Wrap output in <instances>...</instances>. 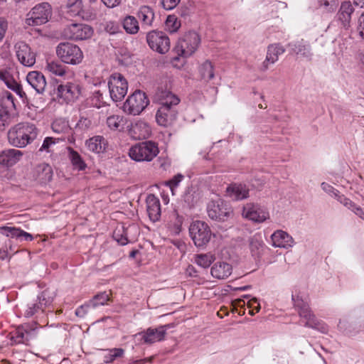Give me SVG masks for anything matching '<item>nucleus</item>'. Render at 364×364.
Here are the masks:
<instances>
[{
	"label": "nucleus",
	"mask_w": 364,
	"mask_h": 364,
	"mask_svg": "<svg viewBox=\"0 0 364 364\" xmlns=\"http://www.w3.org/2000/svg\"><path fill=\"white\" fill-rule=\"evenodd\" d=\"M92 127V120L86 117L81 116L76 126V130L86 131Z\"/></svg>",
	"instance_id": "obj_52"
},
{
	"label": "nucleus",
	"mask_w": 364,
	"mask_h": 364,
	"mask_svg": "<svg viewBox=\"0 0 364 364\" xmlns=\"http://www.w3.org/2000/svg\"><path fill=\"white\" fill-rule=\"evenodd\" d=\"M353 11L354 9L350 1H344L341 4L338 16V20L345 29H348L350 27L351 14Z\"/></svg>",
	"instance_id": "obj_25"
},
{
	"label": "nucleus",
	"mask_w": 364,
	"mask_h": 364,
	"mask_svg": "<svg viewBox=\"0 0 364 364\" xmlns=\"http://www.w3.org/2000/svg\"><path fill=\"white\" fill-rule=\"evenodd\" d=\"M56 53L62 62L70 65L79 64L83 58L81 49L77 45L68 42L58 44Z\"/></svg>",
	"instance_id": "obj_6"
},
{
	"label": "nucleus",
	"mask_w": 364,
	"mask_h": 364,
	"mask_svg": "<svg viewBox=\"0 0 364 364\" xmlns=\"http://www.w3.org/2000/svg\"><path fill=\"white\" fill-rule=\"evenodd\" d=\"M0 80L3 81L8 88L14 91L21 98L26 97V95L23 90L21 85L14 80L8 70H0Z\"/></svg>",
	"instance_id": "obj_20"
},
{
	"label": "nucleus",
	"mask_w": 364,
	"mask_h": 364,
	"mask_svg": "<svg viewBox=\"0 0 364 364\" xmlns=\"http://www.w3.org/2000/svg\"><path fill=\"white\" fill-rule=\"evenodd\" d=\"M321 6H323L328 11H333L338 6V0H320Z\"/></svg>",
	"instance_id": "obj_55"
},
{
	"label": "nucleus",
	"mask_w": 364,
	"mask_h": 364,
	"mask_svg": "<svg viewBox=\"0 0 364 364\" xmlns=\"http://www.w3.org/2000/svg\"><path fill=\"white\" fill-rule=\"evenodd\" d=\"M7 28H8L7 21L3 18H0V41L4 37L6 31L7 30Z\"/></svg>",
	"instance_id": "obj_61"
},
{
	"label": "nucleus",
	"mask_w": 364,
	"mask_h": 364,
	"mask_svg": "<svg viewBox=\"0 0 364 364\" xmlns=\"http://www.w3.org/2000/svg\"><path fill=\"white\" fill-rule=\"evenodd\" d=\"M81 92L79 85L67 82L65 85H60L58 87V96L63 98L67 102L77 99Z\"/></svg>",
	"instance_id": "obj_17"
},
{
	"label": "nucleus",
	"mask_w": 364,
	"mask_h": 364,
	"mask_svg": "<svg viewBox=\"0 0 364 364\" xmlns=\"http://www.w3.org/2000/svg\"><path fill=\"white\" fill-rule=\"evenodd\" d=\"M53 176L52 167L48 164H38L35 169V178L41 184H47L49 183Z\"/></svg>",
	"instance_id": "obj_22"
},
{
	"label": "nucleus",
	"mask_w": 364,
	"mask_h": 364,
	"mask_svg": "<svg viewBox=\"0 0 364 364\" xmlns=\"http://www.w3.org/2000/svg\"><path fill=\"white\" fill-rule=\"evenodd\" d=\"M183 200L190 208L195 205L198 201V197L196 195L195 191H193V188H188L186 191L183 195Z\"/></svg>",
	"instance_id": "obj_49"
},
{
	"label": "nucleus",
	"mask_w": 364,
	"mask_h": 364,
	"mask_svg": "<svg viewBox=\"0 0 364 364\" xmlns=\"http://www.w3.org/2000/svg\"><path fill=\"white\" fill-rule=\"evenodd\" d=\"M146 210L151 220L155 222L161 216V204L159 199L153 194H149L146 200Z\"/></svg>",
	"instance_id": "obj_21"
},
{
	"label": "nucleus",
	"mask_w": 364,
	"mask_h": 364,
	"mask_svg": "<svg viewBox=\"0 0 364 364\" xmlns=\"http://www.w3.org/2000/svg\"><path fill=\"white\" fill-rule=\"evenodd\" d=\"M63 138L46 137L42 146H41L40 151H46L48 153H53L57 150V144L60 141H63Z\"/></svg>",
	"instance_id": "obj_33"
},
{
	"label": "nucleus",
	"mask_w": 364,
	"mask_h": 364,
	"mask_svg": "<svg viewBox=\"0 0 364 364\" xmlns=\"http://www.w3.org/2000/svg\"><path fill=\"white\" fill-rule=\"evenodd\" d=\"M52 15V9L48 3H41L34 6L28 14L26 23L28 26H39L48 21Z\"/></svg>",
	"instance_id": "obj_10"
},
{
	"label": "nucleus",
	"mask_w": 364,
	"mask_h": 364,
	"mask_svg": "<svg viewBox=\"0 0 364 364\" xmlns=\"http://www.w3.org/2000/svg\"><path fill=\"white\" fill-rule=\"evenodd\" d=\"M284 52V48L279 43L269 45L267 47V60L273 64L278 60L279 56Z\"/></svg>",
	"instance_id": "obj_31"
},
{
	"label": "nucleus",
	"mask_w": 364,
	"mask_h": 364,
	"mask_svg": "<svg viewBox=\"0 0 364 364\" xmlns=\"http://www.w3.org/2000/svg\"><path fill=\"white\" fill-rule=\"evenodd\" d=\"M250 249L253 254L259 253L260 248H262L263 243L257 240L252 239L250 242Z\"/></svg>",
	"instance_id": "obj_60"
},
{
	"label": "nucleus",
	"mask_w": 364,
	"mask_h": 364,
	"mask_svg": "<svg viewBox=\"0 0 364 364\" xmlns=\"http://www.w3.org/2000/svg\"><path fill=\"white\" fill-rule=\"evenodd\" d=\"M129 228L124 226L117 227L113 232V238L121 245H125L129 242L128 238Z\"/></svg>",
	"instance_id": "obj_36"
},
{
	"label": "nucleus",
	"mask_w": 364,
	"mask_h": 364,
	"mask_svg": "<svg viewBox=\"0 0 364 364\" xmlns=\"http://www.w3.org/2000/svg\"><path fill=\"white\" fill-rule=\"evenodd\" d=\"M11 112L12 110L0 105V129L10 124Z\"/></svg>",
	"instance_id": "obj_48"
},
{
	"label": "nucleus",
	"mask_w": 364,
	"mask_h": 364,
	"mask_svg": "<svg viewBox=\"0 0 364 364\" xmlns=\"http://www.w3.org/2000/svg\"><path fill=\"white\" fill-rule=\"evenodd\" d=\"M291 300L304 326L316 329L322 333L327 332V326L316 318L307 301L303 299L300 296H294V294L291 295Z\"/></svg>",
	"instance_id": "obj_3"
},
{
	"label": "nucleus",
	"mask_w": 364,
	"mask_h": 364,
	"mask_svg": "<svg viewBox=\"0 0 364 364\" xmlns=\"http://www.w3.org/2000/svg\"><path fill=\"white\" fill-rule=\"evenodd\" d=\"M171 217L174 221L169 225V230L173 235H178L181 231L183 218L182 216H180L176 210L173 212Z\"/></svg>",
	"instance_id": "obj_41"
},
{
	"label": "nucleus",
	"mask_w": 364,
	"mask_h": 364,
	"mask_svg": "<svg viewBox=\"0 0 364 364\" xmlns=\"http://www.w3.org/2000/svg\"><path fill=\"white\" fill-rule=\"evenodd\" d=\"M136 16L142 26H151L155 15L152 8L149 6H141L137 11Z\"/></svg>",
	"instance_id": "obj_29"
},
{
	"label": "nucleus",
	"mask_w": 364,
	"mask_h": 364,
	"mask_svg": "<svg viewBox=\"0 0 364 364\" xmlns=\"http://www.w3.org/2000/svg\"><path fill=\"white\" fill-rule=\"evenodd\" d=\"M28 332H24L23 329L18 328L13 333L11 337L12 341L11 344L14 343H26L28 341Z\"/></svg>",
	"instance_id": "obj_45"
},
{
	"label": "nucleus",
	"mask_w": 364,
	"mask_h": 364,
	"mask_svg": "<svg viewBox=\"0 0 364 364\" xmlns=\"http://www.w3.org/2000/svg\"><path fill=\"white\" fill-rule=\"evenodd\" d=\"M0 105L3 106L11 110L14 109L15 104L14 99L12 94L9 92H6L4 96L1 99Z\"/></svg>",
	"instance_id": "obj_50"
},
{
	"label": "nucleus",
	"mask_w": 364,
	"mask_h": 364,
	"mask_svg": "<svg viewBox=\"0 0 364 364\" xmlns=\"http://www.w3.org/2000/svg\"><path fill=\"white\" fill-rule=\"evenodd\" d=\"M52 129L56 133H67L71 129L68 121L64 119H57L52 123Z\"/></svg>",
	"instance_id": "obj_42"
},
{
	"label": "nucleus",
	"mask_w": 364,
	"mask_h": 364,
	"mask_svg": "<svg viewBox=\"0 0 364 364\" xmlns=\"http://www.w3.org/2000/svg\"><path fill=\"white\" fill-rule=\"evenodd\" d=\"M88 102L92 107L97 108H100L107 105V102L105 100L103 94L100 90L95 91L88 99Z\"/></svg>",
	"instance_id": "obj_39"
},
{
	"label": "nucleus",
	"mask_w": 364,
	"mask_h": 364,
	"mask_svg": "<svg viewBox=\"0 0 364 364\" xmlns=\"http://www.w3.org/2000/svg\"><path fill=\"white\" fill-rule=\"evenodd\" d=\"M46 68L50 73L55 75L63 76L65 73V67L58 62L48 63Z\"/></svg>",
	"instance_id": "obj_47"
},
{
	"label": "nucleus",
	"mask_w": 364,
	"mask_h": 364,
	"mask_svg": "<svg viewBox=\"0 0 364 364\" xmlns=\"http://www.w3.org/2000/svg\"><path fill=\"white\" fill-rule=\"evenodd\" d=\"M289 46L291 47L292 51L297 55L311 60L312 57V53L311 51V47L309 44L305 42L303 39L301 41H296L292 43H289Z\"/></svg>",
	"instance_id": "obj_28"
},
{
	"label": "nucleus",
	"mask_w": 364,
	"mask_h": 364,
	"mask_svg": "<svg viewBox=\"0 0 364 364\" xmlns=\"http://www.w3.org/2000/svg\"><path fill=\"white\" fill-rule=\"evenodd\" d=\"M40 311H44V309H43L41 304L39 303H32L28 304L26 309L24 310L23 316L26 318H30Z\"/></svg>",
	"instance_id": "obj_51"
},
{
	"label": "nucleus",
	"mask_w": 364,
	"mask_h": 364,
	"mask_svg": "<svg viewBox=\"0 0 364 364\" xmlns=\"http://www.w3.org/2000/svg\"><path fill=\"white\" fill-rule=\"evenodd\" d=\"M124 124V117L120 115H112L107 119V124L112 130H119Z\"/></svg>",
	"instance_id": "obj_43"
},
{
	"label": "nucleus",
	"mask_w": 364,
	"mask_h": 364,
	"mask_svg": "<svg viewBox=\"0 0 364 364\" xmlns=\"http://www.w3.org/2000/svg\"><path fill=\"white\" fill-rule=\"evenodd\" d=\"M129 134L134 139H144L151 135V129L147 122L139 120L131 124Z\"/></svg>",
	"instance_id": "obj_18"
},
{
	"label": "nucleus",
	"mask_w": 364,
	"mask_h": 364,
	"mask_svg": "<svg viewBox=\"0 0 364 364\" xmlns=\"http://www.w3.org/2000/svg\"><path fill=\"white\" fill-rule=\"evenodd\" d=\"M159 153L158 144L153 141H145L132 146L129 157L137 162L151 161Z\"/></svg>",
	"instance_id": "obj_4"
},
{
	"label": "nucleus",
	"mask_w": 364,
	"mask_h": 364,
	"mask_svg": "<svg viewBox=\"0 0 364 364\" xmlns=\"http://www.w3.org/2000/svg\"><path fill=\"white\" fill-rule=\"evenodd\" d=\"M122 24L123 28L127 33L136 34L139 30L138 20L133 16H127L124 17Z\"/></svg>",
	"instance_id": "obj_32"
},
{
	"label": "nucleus",
	"mask_w": 364,
	"mask_h": 364,
	"mask_svg": "<svg viewBox=\"0 0 364 364\" xmlns=\"http://www.w3.org/2000/svg\"><path fill=\"white\" fill-rule=\"evenodd\" d=\"M38 129L33 124L19 123L8 132L9 143L16 147H25L36 139Z\"/></svg>",
	"instance_id": "obj_2"
},
{
	"label": "nucleus",
	"mask_w": 364,
	"mask_h": 364,
	"mask_svg": "<svg viewBox=\"0 0 364 364\" xmlns=\"http://www.w3.org/2000/svg\"><path fill=\"white\" fill-rule=\"evenodd\" d=\"M272 245L277 247L288 248L294 242L293 238L283 230H277L271 236Z\"/></svg>",
	"instance_id": "obj_24"
},
{
	"label": "nucleus",
	"mask_w": 364,
	"mask_h": 364,
	"mask_svg": "<svg viewBox=\"0 0 364 364\" xmlns=\"http://www.w3.org/2000/svg\"><path fill=\"white\" fill-rule=\"evenodd\" d=\"M55 295L56 294L54 290L46 289L38 296V303L44 309L53 303Z\"/></svg>",
	"instance_id": "obj_34"
},
{
	"label": "nucleus",
	"mask_w": 364,
	"mask_h": 364,
	"mask_svg": "<svg viewBox=\"0 0 364 364\" xmlns=\"http://www.w3.org/2000/svg\"><path fill=\"white\" fill-rule=\"evenodd\" d=\"M146 41L149 46L159 53L164 54L170 49V40L162 31H152L147 33Z\"/></svg>",
	"instance_id": "obj_12"
},
{
	"label": "nucleus",
	"mask_w": 364,
	"mask_h": 364,
	"mask_svg": "<svg viewBox=\"0 0 364 364\" xmlns=\"http://www.w3.org/2000/svg\"><path fill=\"white\" fill-rule=\"evenodd\" d=\"M214 259L215 257L211 254H200L195 257V262L203 268L210 266Z\"/></svg>",
	"instance_id": "obj_44"
},
{
	"label": "nucleus",
	"mask_w": 364,
	"mask_h": 364,
	"mask_svg": "<svg viewBox=\"0 0 364 364\" xmlns=\"http://www.w3.org/2000/svg\"><path fill=\"white\" fill-rule=\"evenodd\" d=\"M338 201L342 203L344 206L347 207L348 209L351 210L355 208L356 205L352 200L346 198L343 195H338L336 197Z\"/></svg>",
	"instance_id": "obj_56"
},
{
	"label": "nucleus",
	"mask_w": 364,
	"mask_h": 364,
	"mask_svg": "<svg viewBox=\"0 0 364 364\" xmlns=\"http://www.w3.org/2000/svg\"><path fill=\"white\" fill-rule=\"evenodd\" d=\"M166 26L171 33H174L179 28L181 24L175 16H168L166 21Z\"/></svg>",
	"instance_id": "obj_53"
},
{
	"label": "nucleus",
	"mask_w": 364,
	"mask_h": 364,
	"mask_svg": "<svg viewBox=\"0 0 364 364\" xmlns=\"http://www.w3.org/2000/svg\"><path fill=\"white\" fill-rule=\"evenodd\" d=\"M211 275L218 279H225L232 273V266L225 262H218L210 269Z\"/></svg>",
	"instance_id": "obj_26"
},
{
	"label": "nucleus",
	"mask_w": 364,
	"mask_h": 364,
	"mask_svg": "<svg viewBox=\"0 0 364 364\" xmlns=\"http://www.w3.org/2000/svg\"><path fill=\"white\" fill-rule=\"evenodd\" d=\"M110 98L114 102L121 101L127 95L128 82L125 77L119 73H113L108 80Z\"/></svg>",
	"instance_id": "obj_9"
},
{
	"label": "nucleus",
	"mask_w": 364,
	"mask_h": 364,
	"mask_svg": "<svg viewBox=\"0 0 364 364\" xmlns=\"http://www.w3.org/2000/svg\"><path fill=\"white\" fill-rule=\"evenodd\" d=\"M358 31L359 32V35L364 39V12L358 18Z\"/></svg>",
	"instance_id": "obj_62"
},
{
	"label": "nucleus",
	"mask_w": 364,
	"mask_h": 364,
	"mask_svg": "<svg viewBox=\"0 0 364 364\" xmlns=\"http://www.w3.org/2000/svg\"><path fill=\"white\" fill-rule=\"evenodd\" d=\"M226 192L234 200H240L249 197V189L242 184H231L227 188Z\"/></svg>",
	"instance_id": "obj_27"
},
{
	"label": "nucleus",
	"mask_w": 364,
	"mask_h": 364,
	"mask_svg": "<svg viewBox=\"0 0 364 364\" xmlns=\"http://www.w3.org/2000/svg\"><path fill=\"white\" fill-rule=\"evenodd\" d=\"M171 327V324L160 326L158 328H149L145 331L139 333L141 340L147 344H152L156 342L164 340L166 335V330Z\"/></svg>",
	"instance_id": "obj_16"
},
{
	"label": "nucleus",
	"mask_w": 364,
	"mask_h": 364,
	"mask_svg": "<svg viewBox=\"0 0 364 364\" xmlns=\"http://www.w3.org/2000/svg\"><path fill=\"white\" fill-rule=\"evenodd\" d=\"M158 161L159 162V167L164 171L171 166V161L168 159L159 158Z\"/></svg>",
	"instance_id": "obj_64"
},
{
	"label": "nucleus",
	"mask_w": 364,
	"mask_h": 364,
	"mask_svg": "<svg viewBox=\"0 0 364 364\" xmlns=\"http://www.w3.org/2000/svg\"><path fill=\"white\" fill-rule=\"evenodd\" d=\"M23 153L17 149H6L0 153V164L5 166H11L16 164L21 156Z\"/></svg>",
	"instance_id": "obj_23"
},
{
	"label": "nucleus",
	"mask_w": 364,
	"mask_h": 364,
	"mask_svg": "<svg viewBox=\"0 0 364 364\" xmlns=\"http://www.w3.org/2000/svg\"><path fill=\"white\" fill-rule=\"evenodd\" d=\"M124 350L121 348H114L102 350V358L105 363H112L117 358L124 356Z\"/></svg>",
	"instance_id": "obj_30"
},
{
	"label": "nucleus",
	"mask_w": 364,
	"mask_h": 364,
	"mask_svg": "<svg viewBox=\"0 0 364 364\" xmlns=\"http://www.w3.org/2000/svg\"><path fill=\"white\" fill-rule=\"evenodd\" d=\"M189 234L197 247H203L210 240L212 232L208 224L203 221H193L189 227Z\"/></svg>",
	"instance_id": "obj_7"
},
{
	"label": "nucleus",
	"mask_w": 364,
	"mask_h": 364,
	"mask_svg": "<svg viewBox=\"0 0 364 364\" xmlns=\"http://www.w3.org/2000/svg\"><path fill=\"white\" fill-rule=\"evenodd\" d=\"M109 299L110 296L109 294L106 291L101 292L95 295L93 299L90 301V305L95 308L100 305H105Z\"/></svg>",
	"instance_id": "obj_46"
},
{
	"label": "nucleus",
	"mask_w": 364,
	"mask_h": 364,
	"mask_svg": "<svg viewBox=\"0 0 364 364\" xmlns=\"http://www.w3.org/2000/svg\"><path fill=\"white\" fill-rule=\"evenodd\" d=\"M181 0H161V4L166 10H171L174 9Z\"/></svg>",
	"instance_id": "obj_58"
},
{
	"label": "nucleus",
	"mask_w": 364,
	"mask_h": 364,
	"mask_svg": "<svg viewBox=\"0 0 364 364\" xmlns=\"http://www.w3.org/2000/svg\"><path fill=\"white\" fill-rule=\"evenodd\" d=\"M101 1L108 8L117 7L122 2V0H101Z\"/></svg>",
	"instance_id": "obj_63"
},
{
	"label": "nucleus",
	"mask_w": 364,
	"mask_h": 364,
	"mask_svg": "<svg viewBox=\"0 0 364 364\" xmlns=\"http://www.w3.org/2000/svg\"><path fill=\"white\" fill-rule=\"evenodd\" d=\"M68 150L69 159L73 166L78 170H85L87 166L80 155L71 147H68Z\"/></svg>",
	"instance_id": "obj_35"
},
{
	"label": "nucleus",
	"mask_w": 364,
	"mask_h": 364,
	"mask_svg": "<svg viewBox=\"0 0 364 364\" xmlns=\"http://www.w3.org/2000/svg\"><path fill=\"white\" fill-rule=\"evenodd\" d=\"M207 212L210 219L219 222L227 221L232 214L231 207L222 200L210 201Z\"/></svg>",
	"instance_id": "obj_11"
},
{
	"label": "nucleus",
	"mask_w": 364,
	"mask_h": 364,
	"mask_svg": "<svg viewBox=\"0 0 364 364\" xmlns=\"http://www.w3.org/2000/svg\"><path fill=\"white\" fill-rule=\"evenodd\" d=\"M321 188L325 192H326L329 194L333 195L335 196V198L339 193V191L338 190L335 189L332 186H331L330 184L326 183L325 182H323L321 183Z\"/></svg>",
	"instance_id": "obj_59"
},
{
	"label": "nucleus",
	"mask_w": 364,
	"mask_h": 364,
	"mask_svg": "<svg viewBox=\"0 0 364 364\" xmlns=\"http://www.w3.org/2000/svg\"><path fill=\"white\" fill-rule=\"evenodd\" d=\"M22 232V230L15 227H0V233L5 235L7 237H11L10 240H13V239H16L17 240L21 241Z\"/></svg>",
	"instance_id": "obj_37"
},
{
	"label": "nucleus",
	"mask_w": 364,
	"mask_h": 364,
	"mask_svg": "<svg viewBox=\"0 0 364 364\" xmlns=\"http://www.w3.org/2000/svg\"><path fill=\"white\" fill-rule=\"evenodd\" d=\"M92 27L85 23H72L63 31V35L66 38L74 41L87 39L92 36Z\"/></svg>",
	"instance_id": "obj_14"
},
{
	"label": "nucleus",
	"mask_w": 364,
	"mask_h": 364,
	"mask_svg": "<svg viewBox=\"0 0 364 364\" xmlns=\"http://www.w3.org/2000/svg\"><path fill=\"white\" fill-rule=\"evenodd\" d=\"M28 83L38 94H43L47 87L45 76L39 71H31L26 76Z\"/></svg>",
	"instance_id": "obj_19"
},
{
	"label": "nucleus",
	"mask_w": 364,
	"mask_h": 364,
	"mask_svg": "<svg viewBox=\"0 0 364 364\" xmlns=\"http://www.w3.org/2000/svg\"><path fill=\"white\" fill-rule=\"evenodd\" d=\"M201 77L205 81H209L214 77V69L212 63L206 60L199 68Z\"/></svg>",
	"instance_id": "obj_38"
},
{
	"label": "nucleus",
	"mask_w": 364,
	"mask_h": 364,
	"mask_svg": "<svg viewBox=\"0 0 364 364\" xmlns=\"http://www.w3.org/2000/svg\"><path fill=\"white\" fill-rule=\"evenodd\" d=\"M200 43V38L196 32L189 31L185 33L184 36L178 41L174 48V50L178 55L175 57L174 59L178 60L179 56L183 58L191 56L197 50Z\"/></svg>",
	"instance_id": "obj_5"
},
{
	"label": "nucleus",
	"mask_w": 364,
	"mask_h": 364,
	"mask_svg": "<svg viewBox=\"0 0 364 364\" xmlns=\"http://www.w3.org/2000/svg\"><path fill=\"white\" fill-rule=\"evenodd\" d=\"M149 101L146 94L141 90H136L129 95L123 105L124 112L132 114H139L149 105Z\"/></svg>",
	"instance_id": "obj_8"
},
{
	"label": "nucleus",
	"mask_w": 364,
	"mask_h": 364,
	"mask_svg": "<svg viewBox=\"0 0 364 364\" xmlns=\"http://www.w3.org/2000/svg\"><path fill=\"white\" fill-rule=\"evenodd\" d=\"M18 62L23 66L32 67L36 63V54L25 42L20 41L14 46Z\"/></svg>",
	"instance_id": "obj_15"
},
{
	"label": "nucleus",
	"mask_w": 364,
	"mask_h": 364,
	"mask_svg": "<svg viewBox=\"0 0 364 364\" xmlns=\"http://www.w3.org/2000/svg\"><path fill=\"white\" fill-rule=\"evenodd\" d=\"M183 178L184 176L182 174L178 173L171 180L166 182V185L170 188L173 195L174 194V189L178 186Z\"/></svg>",
	"instance_id": "obj_54"
},
{
	"label": "nucleus",
	"mask_w": 364,
	"mask_h": 364,
	"mask_svg": "<svg viewBox=\"0 0 364 364\" xmlns=\"http://www.w3.org/2000/svg\"><path fill=\"white\" fill-rule=\"evenodd\" d=\"M67 6L68 8H73V11L74 12L79 13L82 6V0H68Z\"/></svg>",
	"instance_id": "obj_57"
},
{
	"label": "nucleus",
	"mask_w": 364,
	"mask_h": 364,
	"mask_svg": "<svg viewBox=\"0 0 364 364\" xmlns=\"http://www.w3.org/2000/svg\"><path fill=\"white\" fill-rule=\"evenodd\" d=\"M156 99L160 105L156 114L157 124L164 127L173 125L178 116L179 98L170 91L161 90L157 92Z\"/></svg>",
	"instance_id": "obj_1"
},
{
	"label": "nucleus",
	"mask_w": 364,
	"mask_h": 364,
	"mask_svg": "<svg viewBox=\"0 0 364 364\" xmlns=\"http://www.w3.org/2000/svg\"><path fill=\"white\" fill-rule=\"evenodd\" d=\"M104 139L101 136H96L86 141V146L90 151L100 153L102 151V141Z\"/></svg>",
	"instance_id": "obj_40"
},
{
	"label": "nucleus",
	"mask_w": 364,
	"mask_h": 364,
	"mask_svg": "<svg viewBox=\"0 0 364 364\" xmlns=\"http://www.w3.org/2000/svg\"><path fill=\"white\" fill-rule=\"evenodd\" d=\"M242 216L257 223H262L269 219L267 209L258 203H249L243 206Z\"/></svg>",
	"instance_id": "obj_13"
}]
</instances>
